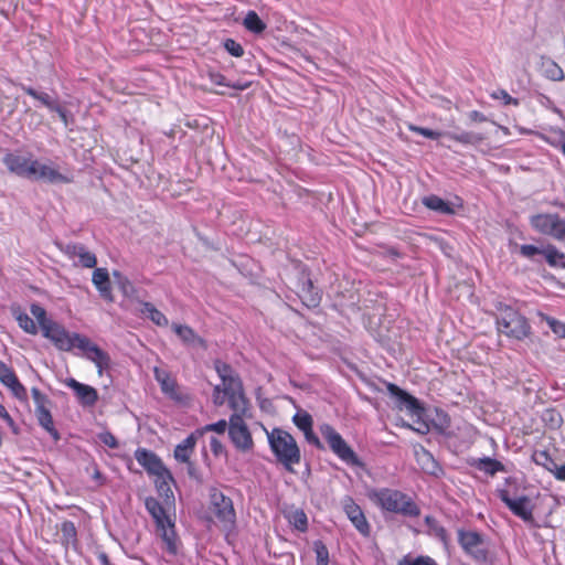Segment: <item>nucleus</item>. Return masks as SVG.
Listing matches in <instances>:
<instances>
[{"mask_svg":"<svg viewBox=\"0 0 565 565\" xmlns=\"http://www.w3.org/2000/svg\"><path fill=\"white\" fill-rule=\"evenodd\" d=\"M42 334L60 351L70 352L73 349L82 351L87 360L95 363L99 373H102L103 369L108 365L109 358L106 352L99 349L86 335L77 332H68L56 321L46 327Z\"/></svg>","mask_w":565,"mask_h":565,"instance_id":"nucleus-1","label":"nucleus"},{"mask_svg":"<svg viewBox=\"0 0 565 565\" xmlns=\"http://www.w3.org/2000/svg\"><path fill=\"white\" fill-rule=\"evenodd\" d=\"M269 448L276 460L284 466L287 471L292 472L294 466L301 461V451L295 437L287 430L275 427L268 430L264 427Z\"/></svg>","mask_w":565,"mask_h":565,"instance_id":"nucleus-2","label":"nucleus"},{"mask_svg":"<svg viewBox=\"0 0 565 565\" xmlns=\"http://www.w3.org/2000/svg\"><path fill=\"white\" fill-rule=\"evenodd\" d=\"M370 499L381 509L388 512L408 518H417L420 514V509L414 500L404 492L395 489L383 488L373 490L370 493Z\"/></svg>","mask_w":565,"mask_h":565,"instance_id":"nucleus-3","label":"nucleus"},{"mask_svg":"<svg viewBox=\"0 0 565 565\" xmlns=\"http://www.w3.org/2000/svg\"><path fill=\"white\" fill-rule=\"evenodd\" d=\"M495 309L497 329L500 333L515 340H522L529 335L531 327L518 310L503 302H499Z\"/></svg>","mask_w":565,"mask_h":565,"instance_id":"nucleus-4","label":"nucleus"},{"mask_svg":"<svg viewBox=\"0 0 565 565\" xmlns=\"http://www.w3.org/2000/svg\"><path fill=\"white\" fill-rule=\"evenodd\" d=\"M135 458L138 463L143 467L149 475L154 476L157 490L164 494L167 498L172 497L173 493L170 489V481L173 480L171 472L163 465L162 460L152 451L139 448L135 452Z\"/></svg>","mask_w":565,"mask_h":565,"instance_id":"nucleus-5","label":"nucleus"},{"mask_svg":"<svg viewBox=\"0 0 565 565\" xmlns=\"http://www.w3.org/2000/svg\"><path fill=\"white\" fill-rule=\"evenodd\" d=\"M210 511L225 530H231L236 522L233 501L215 487L209 489Z\"/></svg>","mask_w":565,"mask_h":565,"instance_id":"nucleus-6","label":"nucleus"},{"mask_svg":"<svg viewBox=\"0 0 565 565\" xmlns=\"http://www.w3.org/2000/svg\"><path fill=\"white\" fill-rule=\"evenodd\" d=\"M320 433L328 443L332 452L337 455L343 462L350 466L360 465V460L354 450L331 425H321Z\"/></svg>","mask_w":565,"mask_h":565,"instance_id":"nucleus-7","label":"nucleus"},{"mask_svg":"<svg viewBox=\"0 0 565 565\" xmlns=\"http://www.w3.org/2000/svg\"><path fill=\"white\" fill-rule=\"evenodd\" d=\"M531 225L541 234L548 235L565 243V220L558 214H536L531 217Z\"/></svg>","mask_w":565,"mask_h":565,"instance_id":"nucleus-8","label":"nucleus"},{"mask_svg":"<svg viewBox=\"0 0 565 565\" xmlns=\"http://www.w3.org/2000/svg\"><path fill=\"white\" fill-rule=\"evenodd\" d=\"M228 435L233 445L239 451L248 452L253 450L254 440L244 418L238 417V415H231Z\"/></svg>","mask_w":565,"mask_h":565,"instance_id":"nucleus-9","label":"nucleus"},{"mask_svg":"<svg viewBox=\"0 0 565 565\" xmlns=\"http://www.w3.org/2000/svg\"><path fill=\"white\" fill-rule=\"evenodd\" d=\"M60 250L71 260L74 266L83 268H95L97 265L96 255L81 243L58 244Z\"/></svg>","mask_w":565,"mask_h":565,"instance_id":"nucleus-10","label":"nucleus"},{"mask_svg":"<svg viewBox=\"0 0 565 565\" xmlns=\"http://www.w3.org/2000/svg\"><path fill=\"white\" fill-rule=\"evenodd\" d=\"M153 375L166 396L179 404L189 403L190 395L180 388L175 379L168 371L156 366L153 367Z\"/></svg>","mask_w":565,"mask_h":565,"instance_id":"nucleus-11","label":"nucleus"},{"mask_svg":"<svg viewBox=\"0 0 565 565\" xmlns=\"http://www.w3.org/2000/svg\"><path fill=\"white\" fill-rule=\"evenodd\" d=\"M498 497L512 511V513L524 522H533V508L527 497L522 495L516 499L510 497L505 489H498Z\"/></svg>","mask_w":565,"mask_h":565,"instance_id":"nucleus-12","label":"nucleus"},{"mask_svg":"<svg viewBox=\"0 0 565 565\" xmlns=\"http://www.w3.org/2000/svg\"><path fill=\"white\" fill-rule=\"evenodd\" d=\"M34 160L11 151H7L3 157V163L10 173L26 179H31L34 174Z\"/></svg>","mask_w":565,"mask_h":565,"instance_id":"nucleus-13","label":"nucleus"},{"mask_svg":"<svg viewBox=\"0 0 565 565\" xmlns=\"http://www.w3.org/2000/svg\"><path fill=\"white\" fill-rule=\"evenodd\" d=\"M34 174L31 179L41 180L47 183H71L73 181L72 175L65 174L52 163H41L39 160H34Z\"/></svg>","mask_w":565,"mask_h":565,"instance_id":"nucleus-14","label":"nucleus"},{"mask_svg":"<svg viewBox=\"0 0 565 565\" xmlns=\"http://www.w3.org/2000/svg\"><path fill=\"white\" fill-rule=\"evenodd\" d=\"M458 541L461 547L477 561L487 559V551L483 547L482 537L473 531H459Z\"/></svg>","mask_w":565,"mask_h":565,"instance_id":"nucleus-15","label":"nucleus"},{"mask_svg":"<svg viewBox=\"0 0 565 565\" xmlns=\"http://www.w3.org/2000/svg\"><path fill=\"white\" fill-rule=\"evenodd\" d=\"M223 392L227 396L228 405L233 411L232 415H238L243 418L248 411L249 402L244 394L242 382L223 387Z\"/></svg>","mask_w":565,"mask_h":565,"instance_id":"nucleus-16","label":"nucleus"},{"mask_svg":"<svg viewBox=\"0 0 565 565\" xmlns=\"http://www.w3.org/2000/svg\"><path fill=\"white\" fill-rule=\"evenodd\" d=\"M343 510L355 526V529L364 536L370 534V525L364 516L362 509L354 502L351 497H345L342 501Z\"/></svg>","mask_w":565,"mask_h":565,"instance_id":"nucleus-17","label":"nucleus"},{"mask_svg":"<svg viewBox=\"0 0 565 565\" xmlns=\"http://www.w3.org/2000/svg\"><path fill=\"white\" fill-rule=\"evenodd\" d=\"M65 384L74 391L77 401L82 406L92 407L98 401V393L93 386L83 384L75 379L66 380Z\"/></svg>","mask_w":565,"mask_h":565,"instance_id":"nucleus-18","label":"nucleus"},{"mask_svg":"<svg viewBox=\"0 0 565 565\" xmlns=\"http://www.w3.org/2000/svg\"><path fill=\"white\" fill-rule=\"evenodd\" d=\"M0 382L10 388L12 394L19 399L26 398V390L20 383L15 373L11 367H9L4 362L0 360Z\"/></svg>","mask_w":565,"mask_h":565,"instance_id":"nucleus-19","label":"nucleus"},{"mask_svg":"<svg viewBox=\"0 0 565 565\" xmlns=\"http://www.w3.org/2000/svg\"><path fill=\"white\" fill-rule=\"evenodd\" d=\"M172 330L180 338L183 344L193 348H207L206 341L201 338L191 327L186 324L172 323Z\"/></svg>","mask_w":565,"mask_h":565,"instance_id":"nucleus-20","label":"nucleus"},{"mask_svg":"<svg viewBox=\"0 0 565 565\" xmlns=\"http://www.w3.org/2000/svg\"><path fill=\"white\" fill-rule=\"evenodd\" d=\"M157 533L162 540L167 553L171 555H177L180 545V540L175 532L174 522L171 520L169 524H164L162 525V527H157Z\"/></svg>","mask_w":565,"mask_h":565,"instance_id":"nucleus-21","label":"nucleus"},{"mask_svg":"<svg viewBox=\"0 0 565 565\" xmlns=\"http://www.w3.org/2000/svg\"><path fill=\"white\" fill-rule=\"evenodd\" d=\"M92 281L96 289L98 290L99 295L108 301H113V292H111V285H110V278L109 273L107 268L104 267H95V270L93 271Z\"/></svg>","mask_w":565,"mask_h":565,"instance_id":"nucleus-22","label":"nucleus"},{"mask_svg":"<svg viewBox=\"0 0 565 565\" xmlns=\"http://www.w3.org/2000/svg\"><path fill=\"white\" fill-rule=\"evenodd\" d=\"M145 505L149 514L152 516L156 527H162L164 524H169L172 520L167 513L163 505L154 498H147Z\"/></svg>","mask_w":565,"mask_h":565,"instance_id":"nucleus-23","label":"nucleus"},{"mask_svg":"<svg viewBox=\"0 0 565 565\" xmlns=\"http://www.w3.org/2000/svg\"><path fill=\"white\" fill-rule=\"evenodd\" d=\"M199 436H195V431L191 433L182 443L178 444L174 449V458L179 462L188 463L192 456Z\"/></svg>","mask_w":565,"mask_h":565,"instance_id":"nucleus-24","label":"nucleus"},{"mask_svg":"<svg viewBox=\"0 0 565 565\" xmlns=\"http://www.w3.org/2000/svg\"><path fill=\"white\" fill-rule=\"evenodd\" d=\"M422 203L429 210L435 211L439 214L444 215H452L455 214V209L451 203L445 201L438 195L430 194L424 196Z\"/></svg>","mask_w":565,"mask_h":565,"instance_id":"nucleus-25","label":"nucleus"},{"mask_svg":"<svg viewBox=\"0 0 565 565\" xmlns=\"http://www.w3.org/2000/svg\"><path fill=\"white\" fill-rule=\"evenodd\" d=\"M35 414L39 424L54 438V440H58L60 435L54 427V422L51 412L43 404H39L36 406Z\"/></svg>","mask_w":565,"mask_h":565,"instance_id":"nucleus-26","label":"nucleus"},{"mask_svg":"<svg viewBox=\"0 0 565 565\" xmlns=\"http://www.w3.org/2000/svg\"><path fill=\"white\" fill-rule=\"evenodd\" d=\"M215 371L223 382V387L232 386L236 383H241L239 376L235 373L232 366L225 362L216 360L214 362Z\"/></svg>","mask_w":565,"mask_h":565,"instance_id":"nucleus-27","label":"nucleus"},{"mask_svg":"<svg viewBox=\"0 0 565 565\" xmlns=\"http://www.w3.org/2000/svg\"><path fill=\"white\" fill-rule=\"evenodd\" d=\"M21 88L32 98L39 100L44 107H46L50 111L57 110V105L60 104L56 97H53L44 92H39L31 86L22 85Z\"/></svg>","mask_w":565,"mask_h":565,"instance_id":"nucleus-28","label":"nucleus"},{"mask_svg":"<svg viewBox=\"0 0 565 565\" xmlns=\"http://www.w3.org/2000/svg\"><path fill=\"white\" fill-rule=\"evenodd\" d=\"M141 315L149 318L158 327H167L169 324L168 318L158 310L151 302L141 301Z\"/></svg>","mask_w":565,"mask_h":565,"instance_id":"nucleus-29","label":"nucleus"},{"mask_svg":"<svg viewBox=\"0 0 565 565\" xmlns=\"http://www.w3.org/2000/svg\"><path fill=\"white\" fill-rule=\"evenodd\" d=\"M473 467L479 471L489 476H494L497 472L504 471L505 468L502 462L490 457L479 458L473 462Z\"/></svg>","mask_w":565,"mask_h":565,"instance_id":"nucleus-30","label":"nucleus"},{"mask_svg":"<svg viewBox=\"0 0 565 565\" xmlns=\"http://www.w3.org/2000/svg\"><path fill=\"white\" fill-rule=\"evenodd\" d=\"M300 297L308 307H315L320 302V295L315 289L312 281L307 278L301 286Z\"/></svg>","mask_w":565,"mask_h":565,"instance_id":"nucleus-31","label":"nucleus"},{"mask_svg":"<svg viewBox=\"0 0 565 565\" xmlns=\"http://www.w3.org/2000/svg\"><path fill=\"white\" fill-rule=\"evenodd\" d=\"M445 136L461 145H478L483 140L480 134L472 131L445 132Z\"/></svg>","mask_w":565,"mask_h":565,"instance_id":"nucleus-32","label":"nucleus"},{"mask_svg":"<svg viewBox=\"0 0 565 565\" xmlns=\"http://www.w3.org/2000/svg\"><path fill=\"white\" fill-rule=\"evenodd\" d=\"M542 255L545 257L550 266L565 268V254L558 250L555 246H546L542 249Z\"/></svg>","mask_w":565,"mask_h":565,"instance_id":"nucleus-33","label":"nucleus"},{"mask_svg":"<svg viewBox=\"0 0 565 565\" xmlns=\"http://www.w3.org/2000/svg\"><path fill=\"white\" fill-rule=\"evenodd\" d=\"M13 316L18 321L19 327L26 333L35 335L38 333V326L34 320L20 309L13 310Z\"/></svg>","mask_w":565,"mask_h":565,"instance_id":"nucleus-34","label":"nucleus"},{"mask_svg":"<svg viewBox=\"0 0 565 565\" xmlns=\"http://www.w3.org/2000/svg\"><path fill=\"white\" fill-rule=\"evenodd\" d=\"M243 25L246 30L255 34H260L266 29V24L255 11L247 12L246 17L244 18Z\"/></svg>","mask_w":565,"mask_h":565,"instance_id":"nucleus-35","label":"nucleus"},{"mask_svg":"<svg viewBox=\"0 0 565 565\" xmlns=\"http://www.w3.org/2000/svg\"><path fill=\"white\" fill-rule=\"evenodd\" d=\"M30 311L32 316L36 319L42 333L45 331V328L51 326L54 320L47 317L46 310L40 306L39 303H32L30 307Z\"/></svg>","mask_w":565,"mask_h":565,"instance_id":"nucleus-36","label":"nucleus"},{"mask_svg":"<svg viewBox=\"0 0 565 565\" xmlns=\"http://www.w3.org/2000/svg\"><path fill=\"white\" fill-rule=\"evenodd\" d=\"M30 311L32 316L36 319L42 333L45 331V328L51 326L54 320L47 317L46 310L40 306L39 303H32L30 307Z\"/></svg>","mask_w":565,"mask_h":565,"instance_id":"nucleus-37","label":"nucleus"},{"mask_svg":"<svg viewBox=\"0 0 565 565\" xmlns=\"http://www.w3.org/2000/svg\"><path fill=\"white\" fill-rule=\"evenodd\" d=\"M544 75L552 81L564 79V72L562 67L554 61L547 60L542 64Z\"/></svg>","mask_w":565,"mask_h":565,"instance_id":"nucleus-38","label":"nucleus"},{"mask_svg":"<svg viewBox=\"0 0 565 565\" xmlns=\"http://www.w3.org/2000/svg\"><path fill=\"white\" fill-rule=\"evenodd\" d=\"M209 78L212 84L217 85V86L231 87V88H234L237 90H244L248 87V84H241V83L231 84L230 82L226 81V77L218 72H210Z\"/></svg>","mask_w":565,"mask_h":565,"instance_id":"nucleus-39","label":"nucleus"},{"mask_svg":"<svg viewBox=\"0 0 565 565\" xmlns=\"http://www.w3.org/2000/svg\"><path fill=\"white\" fill-rule=\"evenodd\" d=\"M292 423L303 433L313 426L311 415L306 411H298L294 417Z\"/></svg>","mask_w":565,"mask_h":565,"instance_id":"nucleus-40","label":"nucleus"},{"mask_svg":"<svg viewBox=\"0 0 565 565\" xmlns=\"http://www.w3.org/2000/svg\"><path fill=\"white\" fill-rule=\"evenodd\" d=\"M386 388L388 393L395 397L396 399V407L401 411H403L404 404L408 401V398L412 396L407 392L399 388L397 385L393 383H387Z\"/></svg>","mask_w":565,"mask_h":565,"instance_id":"nucleus-41","label":"nucleus"},{"mask_svg":"<svg viewBox=\"0 0 565 565\" xmlns=\"http://www.w3.org/2000/svg\"><path fill=\"white\" fill-rule=\"evenodd\" d=\"M228 423L225 419H220L216 423L207 424L201 428L195 429V436L202 437L207 431H215L217 434H224Z\"/></svg>","mask_w":565,"mask_h":565,"instance_id":"nucleus-42","label":"nucleus"},{"mask_svg":"<svg viewBox=\"0 0 565 565\" xmlns=\"http://www.w3.org/2000/svg\"><path fill=\"white\" fill-rule=\"evenodd\" d=\"M317 565H329V551L322 541L313 543Z\"/></svg>","mask_w":565,"mask_h":565,"instance_id":"nucleus-43","label":"nucleus"},{"mask_svg":"<svg viewBox=\"0 0 565 565\" xmlns=\"http://www.w3.org/2000/svg\"><path fill=\"white\" fill-rule=\"evenodd\" d=\"M403 409H405L411 416L417 417L418 419L424 414V407L414 396L408 398V401L404 404Z\"/></svg>","mask_w":565,"mask_h":565,"instance_id":"nucleus-44","label":"nucleus"},{"mask_svg":"<svg viewBox=\"0 0 565 565\" xmlns=\"http://www.w3.org/2000/svg\"><path fill=\"white\" fill-rule=\"evenodd\" d=\"M403 409H405L411 416L417 417L418 419L424 414V407L414 396L408 398V401L404 404Z\"/></svg>","mask_w":565,"mask_h":565,"instance_id":"nucleus-45","label":"nucleus"},{"mask_svg":"<svg viewBox=\"0 0 565 565\" xmlns=\"http://www.w3.org/2000/svg\"><path fill=\"white\" fill-rule=\"evenodd\" d=\"M419 456V460L423 461V469L428 473L436 475L439 467L433 458L431 454L423 449Z\"/></svg>","mask_w":565,"mask_h":565,"instance_id":"nucleus-46","label":"nucleus"},{"mask_svg":"<svg viewBox=\"0 0 565 565\" xmlns=\"http://www.w3.org/2000/svg\"><path fill=\"white\" fill-rule=\"evenodd\" d=\"M398 565H438L436 561L429 556H417V557H411L405 556L398 562Z\"/></svg>","mask_w":565,"mask_h":565,"instance_id":"nucleus-47","label":"nucleus"},{"mask_svg":"<svg viewBox=\"0 0 565 565\" xmlns=\"http://www.w3.org/2000/svg\"><path fill=\"white\" fill-rule=\"evenodd\" d=\"M407 128H408V130H411L413 132H416L418 135H422V136H424V137H426L428 139H433V140H437L441 136H445V132L431 130L429 128L419 127V126H416L414 124H408Z\"/></svg>","mask_w":565,"mask_h":565,"instance_id":"nucleus-48","label":"nucleus"},{"mask_svg":"<svg viewBox=\"0 0 565 565\" xmlns=\"http://www.w3.org/2000/svg\"><path fill=\"white\" fill-rule=\"evenodd\" d=\"M535 463L544 467L547 471L553 473L556 462L546 451H540L535 457Z\"/></svg>","mask_w":565,"mask_h":565,"instance_id":"nucleus-49","label":"nucleus"},{"mask_svg":"<svg viewBox=\"0 0 565 565\" xmlns=\"http://www.w3.org/2000/svg\"><path fill=\"white\" fill-rule=\"evenodd\" d=\"M490 96L493 99L501 100L503 103V105H514V106L519 105V100L516 98L512 97L505 89L493 90L490 94Z\"/></svg>","mask_w":565,"mask_h":565,"instance_id":"nucleus-50","label":"nucleus"},{"mask_svg":"<svg viewBox=\"0 0 565 565\" xmlns=\"http://www.w3.org/2000/svg\"><path fill=\"white\" fill-rule=\"evenodd\" d=\"M224 47L232 56L241 57L244 54L243 46L233 39H226L224 41Z\"/></svg>","mask_w":565,"mask_h":565,"instance_id":"nucleus-51","label":"nucleus"},{"mask_svg":"<svg viewBox=\"0 0 565 565\" xmlns=\"http://www.w3.org/2000/svg\"><path fill=\"white\" fill-rule=\"evenodd\" d=\"M61 530H62V533H63V537L67 542L76 540V527H75L73 522H71V521L63 522Z\"/></svg>","mask_w":565,"mask_h":565,"instance_id":"nucleus-52","label":"nucleus"},{"mask_svg":"<svg viewBox=\"0 0 565 565\" xmlns=\"http://www.w3.org/2000/svg\"><path fill=\"white\" fill-rule=\"evenodd\" d=\"M546 322L552 331L561 338H565V323L554 318H546Z\"/></svg>","mask_w":565,"mask_h":565,"instance_id":"nucleus-53","label":"nucleus"},{"mask_svg":"<svg viewBox=\"0 0 565 565\" xmlns=\"http://www.w3.org/2000/svg\"><path fill=\"white\" fill-rule=\"evenodd\" d=\"M114 276L118 278V287L125 295H129L132 290V284L127 277H122L118 271H114Z\"/></svg>","mask_w":565,"mask_h":565,"instance_id":"nucleus-54","label":"nucleus"},{"mask_svg":"<svg viewBox=\"0 0 565 565\" xmlns=\"http://www.w3.org/2000/svg\"><path fill=\"white\" fill-rule=\"evenodd\" d=\"M98 438L104 445H106L109 448L116 449L119 446L116 437L109 431L100 433L98 435Z\"/></svg>","mask_w":565,"mask_h":565,"instance_id":"nucleus-55","label":"nucleus"},{"mask_svg":"<svg viewBox=\"0 0 565 565\" xmlns=\"http://www.w3.org/2000/svg\"><path fill=\"white\" fill-rule=\"evenodd\" d=\"M542 249L543 248L536 247L534 245L524 244L520 247V253L526 258H532L535 255L542 254Z\"/></svg>","mask_w":565,"mask_h":565,"instance_id":"nucleus-56","label":"nucleus"},{"mask_svg":"<svg viewBox=\"0 0 565 565\" xmlns=\"http://www.w3.org/2000/svg\"><path fill=\"white\" fill-rule=\"evenodd\" d=\"M292 518L295 526L300 531H306L308 524L306 514L302 511H296Z\"/></svg>","mask_w":565,"mask_h":565,"instance_id":"nucleus-57","label":"nucleus"},{"mask_svg":"<svg viewBox=\"0 0 565 565\" xmlns=\"http://www.w3.org/2000/svg\"><path fill=\"white\" fill-rule=\"evenodd\" d=\"M0 418H2L8 424L14 434H18L19 429L14 420L2 404H0Z\"/></svg>","mask_w":565,"mask_h":565,"instance_id":"nucleus-58","label":"nucleus"},{"mask_svg":"<svg viewBox=\"0 0 565 565\" xmlns=\"http://www.w3.org/2000/svg\"><path fill=\"white\" fill-rule=\"evenodd\" d=\"M303 435H305V438L306 440L316 446L317 448H322V445L320 443V439L318 438V436L315 434L313 429L310 428L309 430H306L303 431Z\"/></svg>","mask_w":565,"mask_h":565,"instance_id":"nucleus-59","label":"nucleus"},{"mask_svg":"<svg viewBox=\"0 0 565 565\" xmlns=\"http://www.w3.org/2000/svg\"><path fill=\"white\" fill-rule=\"evenodd\" d=\"M210 447H211L212 452L215 456L221 455L223 452V450H224V447H223L222 443L216 437H212L211 438Z\"/></svg>","mask_w":565,"mask_h":565,"instance_id":"nucleus-60","label":"nucleus"},{"mask_svg":"<svg viewBox=\"0 0 565 565\" xmlns=\"http://www.w3.org/2000/svg\"><path fill=\"white\" fill-rule=\"evenodd\" d=\"M552 475L555 477V479H557L559 481H565V463L562 466H558L556 463L555 469Z\"/></svg>","mask_w":565,"mask_h":565,"instance_id":"nucleus-61","label":"nucleus"},{"mask_svg":"<svg viewBox=\"0 0 565 565\" xmlns=\"http://www.w3.org/2000/svg\"><path fill=\"white\" fill-rule=\"evenodd\" d=\"M468 117L471 121H475V122H483L487 120V117L478 110L470 111Z\"/></svg>","mask_w":565,"mask_h":565,"instance_id":"nucleus-62","label":"nucleus"},{"mask_svg":"<svg viewBox=\"0 0 565 565\" xmlns=\"http://www.w3.org/2000/svg\"><path fill=\"white\" fill-rule=\"evenodd\" d=\"M53 111L56 113L58 115L60 119L64 122V125L67 126L68 119H67L66 109L61 104H58L57 110H53Z\"/></svg>","mask_w":565,"mask_h":565,"instance_id":"nucleus-63","label":"nucleus"},{"mask_svg":"<svg viewBox=\"0 0 565 565\" xmlns=\"http://www.w3.org/2000/svg\"><path fill=\"white\" fill-rule=\"evenodd\" d=\"M93 479L96 481L97 486H103L105 483V477L96 466H94Z\"/></svg>","mask_w":565,"mask_h":565,"instance_id":"nucleus-64","label":"nucleus"}]
</instances>
